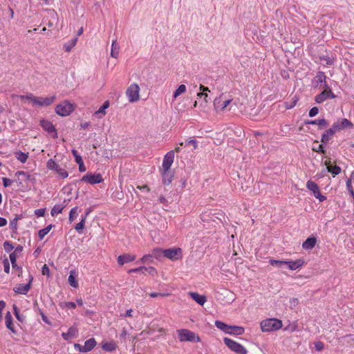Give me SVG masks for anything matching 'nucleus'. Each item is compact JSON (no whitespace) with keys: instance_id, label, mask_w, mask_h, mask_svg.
Instances as JSON below:
<instances>
[{"instance_id":"1","label":"nucleus","mask_w":354,"mask_h":354,"mask_svg":"<svg viewBox=\"0 0 354 354\" xmlns=\"http://www.w3.org/2000/svg\"><path fill=\"white\" fill-rule=\"evenodd\" d=\"M281 327V321L274 318L267 319L261 322V328L263 332L277 330Z\"/></svg>"},{"instance_id":"2","label":"nucleus","mask_w":354,"mask_h":354,"mask_svg":"<svg viewBox=\"0 0 354 354\" xmlns=\"http://www.w3.org/2000/svg\"><path fill=\"white\" fill-rule=\"evenodd\" d=\"M178 334L179 340L180 342H196L201 341L200 337L196 335L195 333L187 329H180L177 330Z\"/></svg>"},{"instance_id":"3","label":"nucleus","mask_w":354,"mask_h":354,"mask_svg":"<svg viewBox=\"0 0 354 354\" xmlns=\"http://www.w3.org/2000/svg\"><path fill=\"white\" fill-rule=\"evenodd\" d=\"M224 343L225 345L231 349L232 351L235 352L237 354H247L248 351L245 348H244L239 343L228 338L225 337L223 339Z\"/></svg>"},{"instance_id":"4","label":"nucleus","mask_w":354,"mask_h":354,"mask_svg":"<svg viewBox=\"0 0 354 354\" xmlns=\"http://www.w3.org/2000/svg\"><path fill=\"white\" fill-rule=\"evenodd\" d=\"M140 87L136 83L131 84L126 91V95L131 102H135L140 98Z\"/></svg>"},{"instance_id":"5","label":"nucleus","mask_w":354,"mask_h":354,"mask_svg":"<svg viewBox=\"0 0 354 354\" xmlns=\"http://www.w3.org/2000/svg\"><path fill=\"white\" fill-rule=\"evenodd\" d=\"M73 111V106L68 101H65L55 107V112L61 116H67Z\"/></svg>"},{"instance_id":"6","label":"nucleus","mask_w":354,"mask_h":354,"mask_svg":"<svg viewBox=\"0 0 354 354\" xmlns=\"http://www.w3.org/2000/svg\"><path fill=\"white\" fill-rule=\"evenodd\" d=\"M232 102V99L227 98V95L224 93L220 95L218 97L215 98L214 101V106L216 109L224 110Z\"/></svg>"},{"instance_id":"7","label":"nucleus","mask_w":354,"mask_h":354,"mask_svg":"<svg viewBox=\"0 0 354 354\" xmlns=\"http://www.w3.org/2000/svg\"><path fill=\"white\" fill-rule=\"evenodd\" d=\"M174 158V151H169L164 157L162 162V169L164 170L162 173V176L165 179L166 176L167 175V171L169 170Z\"/></svg>"},{"instance_id":"8","label":"nucleus","mask_w":354,"mask_h":354,"mask_svg":"<svg viewBox=\"0 0 354 354\" xmlns=\"http://www.w3.org/2000/svg\"><path fill=\"white\" fill-rule=\"evenodd\" d=\"M47 168L54 170L62 178H66L68 176V172L64 169L60 167L53 159H50L47 162Z\"/></svg>"},{"instance_id":"9","label":"nucleus","mask_w":354,"mask_h":354,"mask_svg":"<svg viewBox=\"0 0 354 354\" xmlns=\"http://www.w3.org/2000/svg\"><path fill=\"white\" fill-rule=\"evenodd\" d=\"M163 257L172 261L178 260L182 257V250L179 248L165 249L163 251Z\"/></svg>"},{"instance_id":"10","label":"nucleus","mask_w":354,"mask_h":354,"mask_svg":"<svg viewBox=\"0 0 354 354\" xmlns=\"http://www.w3.org/2000/svg\"><path fill=\"white\" fill-rule=\"evenodd\" d=\"M102 180L103 179L100 174H86L81 179V181H84L91 185L100 183L102 182Z\"/></svg>"},{"instance_id":"11","label":"nucleus","mask_w":354,"mask_h":354,"mask_svg":"<svg viewBox=\"0 0 354 354\" xmlns=\"http://www.w3.org/2000/svg\"><path fill=\"white\" fill-rule=\"evenodd\" d=\"M56 99L55 95H53L48 97H37V100H35V106H48L52 104Z\"/></svg>"},{"instance_id":"12","label":"nucleus","mask_w":354,"mask_h":354,"mask_svg":"<svg viewBox=\"0 0 354 354\" xmlns=\"http://www.w3.org/2000/svg\"><path fill=\"white\" fill-rule=\"evenodd\" d=\"M335 97L331 90H324L315 97V101L317 103H322L327 99H333Z\"/></svg>"},{"instance_id":"13","label":"nucleus","mask_w":354,"mask_h":354,"mask_svg":"<svg viewBox=\"0 0 354 354\" xmlns=\"http://www.w3.org/2000/svg\"><path fill=\"white\" fill-rule=\"evenodd\" d=\"M136 256L131 254H124L118 257V263L119 265L122 266L126 263L134 261Z\"/></svg>"},{"instance_id":"14","label":"nucleus","mask_w":354,"mask_h":354,"mask_svg":"<svg viewBox=\"0 0 354 354\" xmlns=\"http://www.w3.org/2000/svg\"><path fill=\"white\" fill-rule=\"evenodd\" d=\"M304 264V261L302 259H297L296 261H288L287 260L286 266L290 270H295L297 268H301Z\"/></svg>"},{"instance_id":"15","label":"nucleus","mask_w":354,"mask_h":354,"mask_svg":"<svg viewBox=\"0 0 354 354\" xmlns=\"http://www.w3.org/2000/svg\"><path fill=\"white\" fill-rule=\"evenodd\" d=\"M192 299H194L196 303L203 306L206 302V297L204 295H199L197 292H190L189 293Z\"/></svg>"},{"instance_id":"16","label":"nucleus","mask_w":354,"mask_h":354,"mask_svg":"<svg viewBox=\"0 0 354 354\" xmlns=\"http://www.w3.org/2000/svg\"><path fill=\"white\" fill-rule=\"evenodd\" d=\"M30 282H31V280L30 281V282L28 283H27L26 285H23V284L18 285L17 286L14 288V291L18 294L26 295L30 288Z\"/></svg>"},{"instance_id":"17","label":"nucleus","mask_w":354,"mask_h":354,"mask_svg":"<svg viewBox=\"0 0 354 354\" xmlns=\"http://www.w3.org/2000/svg\"><path fill=\"white\" fill-rule=\"evenodd\" d=\"M96 341L94 338H90L84 342L83 353L91 351L96 346Z\"/></svg>"},{"instance_id":"18","label":"nucleus","mask_w":354,"mask_h":354,"mask_svg":"<svg viewBox=\"0 0 354 354\" xmlns=\"http://www.w3.org/2000/svg\"><path fill=\"white\" fill-rule=\"evenodd\" d=\"M330 160L325 161V165L326 166V169L328 172L333 174V176L338 175L341 172V168L338 166H332L330 165Z\"/></svg>"},{"instance_id":"19","label":"nucleus","mask_w":354,"mask_h":354,"mask_svg":"<svg viewBox=\"0 0 354 354\" xmlns=\"http://www.w3.org/2000/svg\"><path fill=\"white\" fill-rule=\"evenodd\" d=\"M48 13L49 17L51 18L48 23V26L49 27H51L54 25V24L57 23L58 16H57V12L53 10H48Z\"/></svg>"},{"instance_id":"20","label":"nucleus","mask_w":354,"mask_h":354,"mask_svg":"<svg viewBox=\"0 0 354 354\" xmlns=\"http://www.w3.org/2000/svg\"><path fill=\"white\" fill-rule=\"evenodd\" d=\"M335 134V129H329L326 130L322 136V142L326 143L328 142Z\"/></svg>"},{"instance_id":"21","label":"nucleus","mask_w":354,"mask_h":354,"mask_svg":"<svg viewBox=\"0 0 354 354\" xmlns=\"http://www.w3.org/2000/svg\"><path fill=\"white\" fill-rule=\"evenodd\" d=\"M317 240L315 237H310L308 238L304 243H303V248L306 250H310L313 248L316 244Z\"/></svg>"},{"instance_id":"22","label":"nucleus","mask_w":354,"mask_h":354,"mask_svg":"<svg viewBox=\"0 0 354 354\" xmlns=\"http://www.w3.org/2000/svg\"><path fill=\"white\" fill-rule=\"evenodd\" d=\"M41 125L42 128L48 133H53L55 131V129L53 124L48 120H41Z\"/></svg>"},{"instance_id":"23","label":"nucleus","mask_w":354,"mask_h":354,"mask_svg":"<svg viewBox=\"0 0 354 354\" xmlns=\"http://www.w3.org/2000/svg\"><path fill=\"white\" fill-rule=\"evenodd\" d=\"M120 46L116 40H113L111 44V56L113 58H118L119 55Z\"/></svg>"},{"instance_id":"24","label":"nucleus","mask_w":354,"mask_h":354,"mask_svg":"<svg viewBox=\"0 0 354 354\" xmlns=\"http://www.w3.org/2000/svg\"><path fill=\"white\" fill-rule=\"evenodd\" d=\"M75 270H71L70 272V274H69V277H68V281L69 283V284L73 287V288H77L78 287V282L75 279Z\"/></svg>"},{"instance_id":"25","label":"nucleus","mask_w":354,"mask_h":354,"mask_svg":"<svg viewBox=\"0 0 354 354\" xmlns=\"http://www.w3.org/2000/svg\"><path fill=\"white\" fill-rule=\"evenodd\" d=\"M244 328L241 326H230L228 334L231 335H242L244 333Z\"/></svg>"},{"instance_id":"26","label":"nucleus","mask_w":354,"mask_h":354,"mask_svg":"<svg viewBox=\"0 0 354 354\" xmlns=\"http://www.w3.org/2000/svg\"><path fill=\"white\" fill-rule=\"evenodd\" d=\"M77 41V37H75L68 42L65 43L64 45V48L66 52H70L72 48L76 45Z\"/></svg>"},{"instance_id":"27","label":"nucleus","mask_w":354,"mask_h":354,"mask_svg":"<svg viewBox=\"0 0 354 354\" xmlns=\"http://www.w3.org/2000/svg\"><path fill=\"white\" fill-rule=\"evenodd\" d=\"M5 319H6V327L10 330L12 332L15 333V329H14V327H13V324H12V316L10 315V312H8L6 315V317H5Z\"/></svg>"},{"instance_id":"28","label":"nucleus","mask_w":354,"mask_h":354,"mask_svg":"<svg viewBox=\"0 0 354 354\" xmlns=\"http://www.w3.org/2000/svg\"><path fill=\"white\" fill-rule=\"evenodd\" d=\"M270 264L279 268H281L287 265V260H270Z\"/></svg>"},{"instance_id":"29","label":"nucleus","mask_w":354,"mask_h":354,"mask_svg":"<svg viewBox=\"0 0 354 354\" xmlns=\"http://www.w3.org/2000/svg\"><path fill=\"white\" fill-rule=\"evenodd\" d=\"M77 332V328L74 327H71L67 333H63L62 335L64 339L67 340L69 339L71 337L75 336Z\"/></svg>"},{"instance_id":"30","label":"nucleus","mask_w":354,"mask_h":354,"mask_svg":"<svg viewBox=\"0 0 354 354\" xmlns=\"http://www.w3.org/2000/svg\"><path fill=\"white\" fill-rule=\"evenodd\" d=\"M215 326L225 333H229L230 326L225 324L224 322L217 320L215 322Z\"/></svg>"},{"instance_id":"31","label":"nucleus","mask_w":354,"mask_h":354,"mask_svg":"<svg viewBox=\"0 0 354 354\" xmlns=\"http://www.w3.org/2000/svg\"><path fill=\"white\" fill-rule=\"evenodd\" d=\"M102 348L106 351H113L116 349V344L113 342H106L102 345Z\"/></svg>"},{"instance_id":"32","label":"nucleus","mask_w":354,"mask_h":354,"mask_svg":"<svg viewBox=\"0 0 354 354\" xmlns=\"http://www.w3.org/2000/svg\"><path fill=\"white\" fill-rule=\"evenodd\" d=\"M163 251L160 248H155L151 251L150 256L151 258H155L156 259H160L162 257H163Z\"/></svg>"},{"instance_id":"33","label":"nucleus","mask_w":354,"mask_h":354,"mask_svg":"<svg viewBox=\"0 0 354 354\" xmlns=\"http://www.w3.org/2000/svg\"><path fill=\"white\" fill-rule=\"evenodd\" d=\"M65 205H55L51 209L50 214L53 216L57 215L59 213H62L63 209Z\"/></svg>"},{"instance_id":"34","label":"nucleus","mask_w":354,"mask_h":354,"mask_svg":"<svg viewBox=\"0 0 354 354\" xmlns=\"http://www.w3.org/2000/svg\"><path fill=\"white\" fill-rule=\"evenodd\" d=\"M298 100H299L298 97H297L296 95H295V96L292 98V100H291V101H290V102H286L284 103L285 108H286V109H290L293 108V107L296 105V104H297V101H298Z\"/></svg>"},{"instance_id":"35","label":"nucleus","mask_w":354,"mask_h":354,"mask_svg":"<svg viewBox=\"0 0 354 354\" xmlns=\"http://www.w3.org/2000/svg\"><path fill=\"white\" fill-rule=\"evenodd\" d=\"M186 92V86L184 84H180L177 89L174 91L173 97L174 98H176L180 95Z\"/></svg>"},{"instance_id":"36","label":"nucleus","mask_w":354,"mask_h":354,"mask_svg":"<svg viewBox=\"0 0 354 354\" xmlns=\"http://www.w3.org/2000/svg\"><path fill=\"white\" fill-rule=\"evenodd\" d=\"M306 187L313 192V194L315 192H317V190L319 189L318 185L314 183L313 181L308 180L306 183Z\"/></svg>"},{"instance_id":"37","label":"nucleus","mask_w":354,"mask_h":354,"mask_svg":"<svg viewBox=\"0 0 354 354\" xmlns=\"http://www.w3.org/2000/svg\"><path fill=\"white\" fill-rule=\"evenodd\" d=\"M312 149H313V151H316V152H319V153H326V151L324 149L323 145H318V142L317 141H315L314 142V145H313V146L312 147Z\"/></svg>"},{"instance_id":"38","label":"nucleus","mask_w":354,"mask_h":354,"mask_svg":"<svg viewBox=\"0 0 354 354\" xmlns=\"http://www.w3.org/2000/svg\"><path fill=\"white\" fill-rule=\"evenodd\" d=\"M52 227H53L52 225H49L46 227H45L42 230H40L39 231V236L40 239H44V237L50 232Z\"/></svg>"},{"instance_id":"39","label":"nucleus","mask_w":354,"mask_h":354,"mask_svg":"<svg viewBox=\"0 0 354 354\" xmlns=\"http://www.w3.org/2000/svg\"><path fill=\"white\" fill-rule=\"evenodd\" d=\"M109 101H106L103 105L99 109L98 111H97L95 114V115H99V114H102V115H104L106 114V112H105V110L109 107Z\"/></svg>"},{"instance_id":"40","label":"nucleus","mask_w":354,"mask_h":354,"mask_svg":"<svg viewBox=\"0 0 354 354\" xmlns=\"http://www.w3.org/2000/svg\"><path fill=\"white\" fill-rule=\"evenodd\" d=\"M88 213H89L88 212H86V216L82 219V221L79 223H77L75 225V229L77 231L80 232V230L84 229V225H85L86 217L88 214Z\"/></svg>"},{"instance_id":"41","label":"nucleus","mask_w":354,"mask_h":354,"mask_svg":"<svg viewBox=\"0 0 354 354\" xmlns=\"http://www.w3.org/2000/svg\"><path fill=\"white\" fill-rule=\"evenodd\" d=\"M307 124H318L319 126H326L327 124V122L325 119H321V120H315L309 121L307 122Z\"/></svg>"},{"instance_id":"42","label":"nucleus","mask_w":354,"mask_h":354,"mask_svg":"<svg viewBox=\"0 0 354 354\" xmlns=\"http://www.w3.org/2000/svg\"><path fill=\"white\" fill-rule=\"evenodd\" d=\"M28 157V155L23 152H19L17 153V160L23 163L26 162Z\"/></svg>"},{"instance_id":"43","label":"nucleus","mask_w":354,"mask_h":354,"mask_svg":"<svg viewBox=\"0 0 354 354\" xmlns=\"http://www.w3.org/2000/svg\"><path fill=\"white\" fill-rule=\"evenodd\" d=\"M21 100L26 99L32 102V104L35 105V100H37V97L34 96L32 93H30L26 95H20L19 97Z\"/></svg>"},{"instance_id":"44","label":"nucleus","mask_w":354,"mask_h":354,"mask_svg":"<svg viewBox=\"0 0 354 354\" xmlns=\"http://www.w3.org/2000/svg\"><path fill=\"white\" fill-rule=\"evenodd\" d=\"M298 329V324L297 322H293L292 324H290L286 328L285 330H289L290 331L291 333L292 332H295L296 330H297Z\"/></svg>"},{"instance_id":"45","label":"nucleus","mask_w":354,"mask_h":354,"mask_svg":"<svg viewBox=\"0 0 354 354\" xmlns=\"http://www.w3.org/2000/svg\"><path fill=\"white\" fill-rule=\"evenodd\" d=\"M77 216V207H73L69 214V221L73 222L74 220V218Z\"/></svg>"},{"instance_id":"46","label":"nucleus","mask_w":354,"mask_h":354,"mask_svg":"<svg viewBox=\"0 0 354 354\" xmlns=\"http://www.w3.org/2000/svg\"><path fill=\"white\" fill-rule=\"evenodd\" d=\"M185 145H192L193 146L194 149H196L198 147V143L196 140L194 139H189L187 140L185 143Z\"/></svg>"},{"instance_id":"47","label":"nucleus","mask_w":354,"mask_h":354,"mask_svg":"<svg viewBox=\"0 0 354 354\" xmlns=\"http://www.w3.org/2000/svg\"><path fill=\"white\" fill-rule=\"evenodd\" d=\"M72 153H73V155L75 159V162L77 163H79L81 161H83L81 156L78 154L77 151L75 149L72 150Z\"/></svg>"},{"instance_id":"48","label":"nucleus","mask_w":354,"mask_h":354,"mask_svg":"<svg viewBox=\"0 0 354 354\" xmlns=\"http://www.w3.org/2000/svg\"><path fill=\"white\" fill-rule=\"evenodd\" d=\"M148 272L149 274L154 275L156 274V270L153 267H145V269L143 270V274Z\"/></svg>"},{"instance_id":"49","label":"nucleus","mask_w":354,"mask_h":354,"mask_svg":"<svg viewBox=\"0 0 354 354\" xmlns=\"http://www.w3.org/2000/svg\"><path fill=\"white\" fill-rule=\"evenodd\" d=\"M340 125H341L342 129H344V128H345L346 127H351V126H353V124L348 120L344 118V119H342Z\"/></svg>"},{"instance_id":"50","label":"nucleus","mask_w":354,"mask_h":354,"mask_svg":"<svg viewBox=\"0 0 354 354\" xmlns=\"http://www.w3.org/2000/svg\"><path fill=\"white\" fill-rule=\"evenodd\" d=\"M314 196L315 198H318L320 202H322L326 199V196L321 194L319 189L317 190V192H315Z\"/></svg>"},{"instance_id":"51","label":"nucleus","mask_w":354,"mask_h":354,"mask_svg":"<svg viewBox=\"0 0 354 354\" xmlns=\"http://www.w3.org/2000/svg\"><path fill=\"white\" fill-rule=\"evenodd\" d=\"M169 293H160V292H151L149 294L151 297L155 298L158 297H167L169 296Z\"/></svg>"},{"instance_id":"52","label":"nucleus","mask_w":354,"mask_h":354,"mask_svg":"<svg viewBox=\"0 0 354 354\" xmlns=\"http://www.w3.org/2000/svg\"><path fill=\"white\" fill-rule=\"evenodd\" d=\"M3 247L6 251L10 252L14 248L13 245L8 241L3 243Z\"/></svg>"},{"instance_id":"53","label":"nucleus","mask_w":354,"mask_h":354,"mask_svg":"<svg viewBox=\"0 0 354 354\" xmlns=\"http://www.w3.org/2000/svg\"><path fill=\"white\" fill-rule=\"evenodd\" d=\"M319 112V109L317 107L314 106L313 107L310 111H309V116L310 117H314Z\"/></svg>"},{"instance_id":"54","label":"nucleus","mask_w":354,"mask_h":354,"mask_svg":"<svg viewBox=\"0 0 354 354\" xmlns=\"http://www.w3.org/2000/svg\"><path fill=\"white\" fill-rule=\"evenodd\" d=\"M2 180H3V186L5 187H9L12 183V180L9 179V178H3Z\"/></svg>"},{"instance_id":"55","label":"nucleus","mask_w":354,"mask_h":354,"mask_svg":"<svg viewBox=\"0 0 354 354\" xmlns=\"http://www.w3.org/2000/svg\"><path fill=\"white\" fill-rule=\"evenodd\" d=\"M45 212H46V209L41 208V209H36L35 211V214L37 216H44Z\"/></svg>"},{"instance_id":"56","label":"nucleus","mask_w":354,"mask_h":354,"mask_svg":"<svg viewBox=\"0 0 354 354\" xmlns=\"http://www.w3.org/2000/svg\"><path fill=\"white\" fill-rule=\"evenodd\" d=\"M41 272H42V274H44V275H47V276L50 275V270H49V268L47 266V265L45 264L43 266Z\"/></svg>"},{"instance_id":"57","label":"nucleus","mask_w":354,"mask_h":354,"mask_svg":"<svg viewBox=\"0 0 354 354\" xmlns=\"http://www.w3.org/2000/svg\"><path fill=\"white\" fill-rule=\"evenodd\" d=\"M144 269H145V266H142V267H139V268H134V269H131L128 271L129 273H132V272H141L142 273H143V270Z\"/></svg>"},{"instance_id":"58","label":"nucleus","mask_w":354,"mask_h":354,"mask_svg":"<svg viewBox=\"0 0 354 354\" xmlns=\"http://www.w3.org/2000/svg\"><path fill=\"white\" fill-rule=\"evenodd\" d=\"M13 308H14V313H15V315L17 319L19 321H22V319H21V318L20 317V315H19V313L17 307L15 305H14Z\"/></svg>"},{"instance_id":"59","label":"nucleus","mask_w":354,"mask_h":354,"mask_svg":"<svg viewBox=\"0 0 354 354\" xmlns=\"http://www.w3.org/2000/svg\"><path fill=\"white\" fill-rule=\"evenodd\" d=\"M164 183L169 184L171 182V176L169 174V170L167 171V175L165 177V178H163Z\"/></svg>"},{"instance_id":"60","label":"nucleus","mask_w":354,"mask_h":354,"mask_svg":"<svg viewBox=\"0 0 354 354\" xmlns=\"http://www.w3.org/2000/svg\"><path fill=\"white\" fill-rule=\"evenodd\" d=\"M64 307H68V308H75L76 307V304L74 303V302H65L64 304Z\"/></svg>"},{"instance_id":"61","label":"nucleus","mask_w":354,"mask_h":354,"mask_svg":"<svg viewBox=\"0 0 354 354\" xmlns=\"http://www.w3.org/2000/svg\"><path fill=\"white\" fill-rule=\"evenodd\" d=\"M315 348L318 351H321L324 348V344L321 342H318L315 344Z\"/></svg>"},{"instance_id":"62","label":"nucleus","mask_w":354,"mask_h":354,"mask_svg":"<svg viewBox=\"0 0 354 354\" xmlns=\"http://www.w3.org/2000/svg\"><path fill=\"white\" fill-rule=\"evenodd\" d=\"M22 251H23V247L21 245H18L15 249V251L13 252V253L18 255V254H21Z\"/></svg>"},{"instance_id":"63","label":"nucleus","mask_w":354,"mask_h":354,"mask_svg":"<svg viewBox=\"0 0 354 354\" xmlns=\"http://www.w3.org/2000/svg\"><path fill=\"white\" fill-rule=\"evenodd\" d=\"M17 257V255L14 254L13 252H12L10 254V261L12 263H16Z\"/></svg>"},{"instance_id":"64","label":"nucleus","mask_w":354,"mask_h":354,"mask_svg":"<svg viewBox=\"0 0 354 354\" xmlns=\"http://www.w3.org/2000/svg\"><path fill=\"white\" fill-rule=\"evenodd\" d=\"M79 165V170L81 172H84L86 171V167L84 165V162L81 161L80 162L77 163Z\"/></svg>"}]
</instances>
